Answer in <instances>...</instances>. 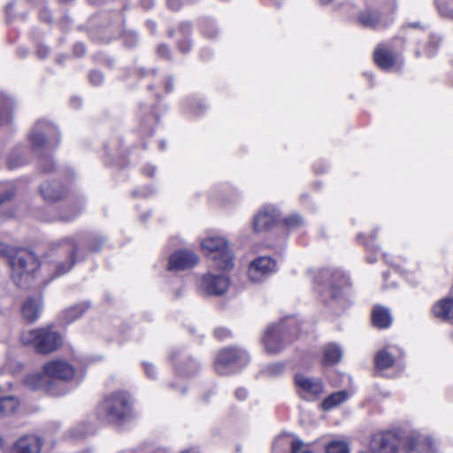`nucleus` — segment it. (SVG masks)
<instances>
[{
  "mask_svg": "<svg viewBox=\"0 0 453 453\" xmlns=\"http://www.w3.org/2000/svg\"><path fill=\"white\" fill-rule=\"evenodd\" d=\"M133 401L124 391L107 395L98 407V417L108 423L125 421L132 415Z\"/></svg>",
  "mask_w": 453,
  "mask_h": 453,
  "instance_id": "1",
  "label": "nucleus"
},
{
  "mask_svg": "<svg viewBox=\"0 0 453 453\" xmlns=\"http://www.w3.org/2000/svg\"><path fill=\"white\" fill-rule=\"evenodd\" d=\"M43 374L35 373L27 376L25 384L32 389L45 388L49 379L72 380L75 378L74 367L63 359H54L43 365Z\"/></svg>",
  "mask_w": 453,
  "mask_h": 453,
  "instance_id": "2",
  "label": "nucleus"
},
{
  "mask_svg": "<svg viewBox=\"0 0 453 453\" xmlns=\"http://www.w3.org/2000/svg\"><path fill=\"white\" fill-rule=\"evenodd\" d=\"M20 341L24 345H31L39 353H50L62 344L61 335L50 326L22 332Z\"/></svg>",
  "mask_w": 453,
  "mask_h": 453,
  "instance_id": "3",
  "label": "nucleus"
},
{
  "mask_svg": "<svg viewBox=\"0 0 453 453\" xmlns=\"http://www.w3.org/2000/svg\"><path fill=\"white\" fill-rule=\"evenodd\" d=\"M203 253L209 257L215 267L228 270L234 265V254L228 242L220 236H209L201 242Z\"/></svg>",
  "mask_w": 453,
  "mask_h": 453,
  "instance_id": "4",
  "label": "nucleus"
},
{
  "mask_svg": "<svg viewBox=\"0 0 453 453\" xmlns=\"http://www.w3.org/2000/svg\"><path fill=\"white\" fill-rule=\"evenodd\" d=\"M9 263L12 270V278L19 286L27 280L40 265L36 255L24 249L14 250L10 255Z\"/></svg>",
  "mask_w": 453,
  "mask_h": 453,
  "instance_id": "5",
  "label": "nucleus"
},
{
  "mask_svg": "<svg viewBox=\"0 0 453 453\" xmlns=\"http://www.w3.org/2000/svg\"><path fill=\"white\" fill-rule=\"evenodd\" d=\"M290 341L291 337L283 322L268 326L263 336L264 348L270 354L280 352Z\"/></svg>",
  "mask_w": 453,
  "mask_h": 453,
  "instance_id": "6",
  "label": "nucleus"
},
{
  "mask_svg": "<svg viewBox=\"0 0 453 453\" xmlns=\"http://www.w3.org/2000/svg\"><path fill=\"white\" fill-rule=\"evenodd\" d=\"M295 384L298 395L307 401L316 399L323 392V384L319 379L303 373L295 375Z\"/></svg>",
  "mask_w": 453,
  "mask_h": 453,
  "instance_id": "7",
  "label": "nucleus"
},
{
  "mask_svg": "<svg viewBox=\"0 0 453 453\" xmlns=\"http://www.w3.org/2000/svg\"><path fill=\"white\" fill-rule=\"evenodd\" d=\"M369 446L373 453H398L400 439L393 432H380L372 435Z\"/></svg>",
  "mask_w": 453,
  "mask_h": 453,
  "instance_id": "8",
  "label": "nucleus"
},
{
  "mask_svg": "<svg viewBox=\"0 0 453 453\" xmlns=\"http://www.w3.org/2000/svg\"><path fill=\"white\" fill-rule=\"evenodd\" d=\"M58 140V133L55 126L46 121H39L30 134V141L35 148H41L47 142Z\"/></svg>",
  "mask_w": 453,
  "mask_h": 453,
  "instance_id": "9",
  "label": "nucleus"
},
{
  "mask_svg": "<svg viewBox=\"0 0 453 453\" xmlns=\"http://www.w3.org/2000/svg\"><path fill=\"white\" fill-rule=\"evenodd\" d=\"M229 287V280L224 274L208 273L201 281V289L208 296H222Z\"/></svg>",
  "mask_w": 453,
  "mask_h": 453,
  "instance_id": "10",
  "label": "nucleus"
},
{
  "mask_svg": "<svg viewBox=\"0 0 453 453\" xmlns=\"http://www.w3.org/2000/svg\"><path fill=\"white\" fill-rule=\"evenodd\" d=\"M198 260V256L192 250H177L170 256L167 269L169 271L185 270L196 265Z\"/></svg>",
  "mask_w": 453,
  "mask_h": 453,
  "instance_id": "11",
  "label": "nucleus"
},
{
  "mask_svg": "<svg viewBox=\"0 0 453 453\" xmlns=\"http://www.w3.org/2000/svg\"><path fill=\"white\" fill-rule=\"evenodd\" d=\"M276 263L269 257H261L254 260L248 271V275L253 282L262 281L263 279L275 271Z\"/></svg>",
  "mask_w": 453,
  "mask_h": 453,
  "instance_id": "12",
  "label": "nucleus"
},
{
  "mask_svg": "<svg viewBox=\"0 0 453 453\" xmlns=\"http://www.w3.org/2000/svg\"><path fill=\"white\" fill-rule=\"evenodd\" d=\"M242 352L237 349L229 348L220 350L215 359V369L220 374H226L228 368L241 357Z\"/></svg>",
  "mask_w": 453,
  "mask_h": 453,
  "instance_id": "13",
  "label": "nucleus"
},
{
  "mask_svg": "<svg viewBox=\"0 0 453 453\" xmlns=\"http://www.w3.org/2000/svg\"><path fill=\"white\" fill-rule=\"evenodd\" d=\"M404 447L409 451H418V453H434L435 447L432 439L426 435H412L407 438Z\"/></svg>",
  "mask_w": 453,
  "mask_h": 453,
  "instance_id": "14",
  "label": "nucleus"
},
{
  "mask_svg": "<svg viewBox=\"0 0 453 453\" xmlns=\"http://www.w3.org/2000/svg\"><path fill=\"white\" fill-rule=\"evenodd\" d=\"M277 211L273 208H265L254 217L253 228L256 232L270 229L277 220Z\"/></svg>",
  "mask_w": 453,
  "mask_h": 453,
  "instance_id": "15",
  "label": "nucleus"
},
{
  "mask_svg": "<svg viewBox=\"0 0 453 453\" xmlns=\"http://www.w3.org/2000/svg\"><path fill=\"white\" fill-rule=\"evenodd\" d=\"M285 446H289L291 448V453H312L303 441L290 434H282L279 436L273 442V449L275 451Z\"/></svg>",
  "mask_w": 453,
  "mask_h": 453,
  "instance_id": "16",
  "label": "nucleus"
},
{
  "mask_svg": "<svg viewBox=\"0 0 453 453\" xmlns=\"http://www.w3.org/2000/svg\"><path fill=\"white\" fill-rule=\"evenodd\" d=\"M42 311V300L39 296L27 298L21 306L22 318L27 322L35 321Z\"/></svg>",
  "mask_w": 453,
  "mask_h": 453,
  "instance_id": "17",
  "label": "nucleus"
},
{
  "mask_svg": "<svg viewBox=\"0 0 453 453\" xmlns=\"http://www.w3.org/2000/svg\"><path fill=\"white\" fill-rule=\"evenodd\" d=\"M433 313L441 320L453 319V298L446 297L439 300L433 306Z\"/></svg>",
  "mask_w": 453,
  "mask_h": 453,
  "instance_id": "18",
  "label": "nucleus"
},
{
  "mask_svg": "<svg viewBox=\"0 0 453 453\" xmlns=\"http://www.w3.org/2000/svg\"><path fill=\"white\" fill-rule=\"evenodd\" d=\"M375 63L383 70H391L396 64L395 57L387 50L378 47L374 52Z\"/></svg>",
  "mask_w": 453,
  "mask_h": 453,
  "instance_id": "19",
  "label": "nucleus"
},
{
  "mask_svg": "<svg viewBox=\"0 0 453 453\" xmlns=\"http://www.w3.org/2000/svg\"><path fill=\"white\" fill-rule=\"evenodd\" d=\"M60 244L68 246L66 251L71 254V258L67 263H60L57 265L56 276H61L71 270L74 264L73 257L77 252L76 244L74 243L72 238L64 239L63 241H61Z\"/></svg>",
  "mask_w": 453,
  "mask_h": 453,
  "instance_id": "20",
  "label": "nucleus"
},
{
  "mask_svg": "<svg viewBox=\"0 0 453 453\" xmlns=\"http://www.w3.org/2000/svg\"><path fill=\"white\" fill-rule=\"evenodd\" d=\"M372 324L380 328L388 327L391 324V316L387 309L382 307L374 308L372 314Z\"/></svg>",
  "mask_w": 453,
  "mask_h": 453,
  "instance_id": "21",
  "label": "nucleus"
},
{
  "mask_svg": "<svg viewBox=\"0 0 453 453\" xmlns=\"http://www.w3.org/2000/svg\"><path fill=\"white\" fill-rule=\"evenodd\" d=\"M349 394L347 391H338L327 396L321 403V407L325 411L331 410L339 406L341 403L348 399Z\"/></svg>",
  "mask_w": 453,
  "mask_h": 453,
  "instance_id": "22",
  "label": "nucleus"
},
{
  "mask_svg": "<svg viewBox=\"0 0 453 453\" xmlns=\"http://www.w3.org/2000/svg\"><path fill=\"white\" fill-rule=\"evenodd\" d=\"M41 192L47 201H56L63 196V192L59 190V186L57 183H43L41 187Z\"/></svg>",
  "mask_w": 453,
  "mask_h": 453,
  "instance_id": "23",
  "label": "nucleus"
},
{
  "mask_svg": "<svg viewBox=\"0 0 453 453\" xmlns=\"http://www.w3.org/2000/svg\"><path fill=\"white\" fill-rule=\"evenodd\" d=\"M19 407V400L13 396L0 398V415L9 416L14 414Z\"/></svg>",
  "mask_w": 453,
  "mask_h": 453,
  "instance_id": "24",
  "label": "nucleus"
},
{
  "mask_svg": "<svg viewBox=\"0 0 453 453\" xmlns=\"http://www.w3.org/2000/svg\"><path fill=\"white\" fill-rule=\"evenodd\" d=\"M342 357V349L334 344H329L324 349V363L334 365L338 363Z\"/></svg>",
  "mask_w": 453,
  "mask_h": 453,
  "instance_id": "25",
  "label": "nucleus"
},
{
  "mask_svg": "<svg viewBox=\"0 0 453 453\" xmlns=\"http://www.w3.org/2000/svg\"><path fill=\"white\" fill-rule=\"evenodd\" d=\"M88 309V305L77 304L64 311V317L67 323H71L80 318Z\"/></svg>",
  "mask_w": 453,
  "mask_h": 453,
  "instance_id": "26",
  "label": "nucleus"
},
{
  "mask_svg": "<svg viewBox=\"0 0 453 453\" xmlns=\"http://www.w3.org/2000/svg\"><path fill=\"white\" fill-rule=\"evenodd\" d=\"M394 357L386 349L379 351L375 357L376 366L379 369H386L394 364Z\"/></svg>",
  "mask_w": 453,
  "mask_h": 453,
  "instance_id": "27",
  "label": "nucleus"
},
{
  "mask_svg": "<svg viewBox=\"0 0 453 453\" xmlns=\"http://www.w3.org/2000/svg\"><path fill=\"white\" fill-rule=\"evenodd\" d=\"M326 453H349V444L343 440H334L326 444Z\"/></svg>",
  "mask_w": 453,
  "mask_h": 453,
  "instance_id": "28",
  "label": "nucleus"
},
{
  "mask_svg": "<svg viewBox=\"0 0 453 453\" xmlns=\"http://www.w3.org/2000/svg\"><path fill=\"white\" fill-rule=\"evenodd\" d=\"M359 21L365 27H377L380 22V15L376 12H366L360 15Z\"/></svg>",
  "mask_w": 453,
  "mask_h": 453,
  "instance_id": "29",
  "label": "nucleus"
},
{
  "mask_svg": "<svg viewBox=\"0 0 453 453\" xmlns=\"http://www.w3.org/2000/svg\"><path fill=\"white\" fill-rule=\"evenodd\" d=\"M285 366L282 363H273L266 365L262 372L267 377H276L283 373Z\"/></svg>",
  "mask_w": 453,
  "mask_h": 453,
  "instance_id": "30",
  "label": "nucleus"
},
{
  "mask_svg": "<svg viewBox=\"0 0 453 453\" xmlns=\"http://www.w3.org/2000/svg\"><path fill=\"white\" fill-rule=\"evenodd\" d=\"M284 223L288 228H297L303 226V220L299 215H291L284 219Z\"/></svg>",
  "mask_w": 453,
  "mask_h": 453,
  "instance_id": "31",
  "label": "nucleus"
},
{
  "mask_svg": "<svg viewBox=\"0 0 453 453\" xmlns=\"http://www.w3.org/2000/svg\"><path fill=\"white\" fill-rule=\"evenodd\" d=\"M14 195V192L11 188H5L3 185H0V205L5 201L11 199Z\"/></svg>",
  "mask_w": 453,
  "mask_h": 453,
  "instance_id": "32",
  "label": "nucleus"
},
{
  "mask_svg": "<svg viewBox=\"0 0 453 453\" xmlns=\"http://www.w3.org/2000/svg\"><path fill=\"white\" fill-rule=\"evenodd\" d=\"M89 80L93 84L99 85L103 82L104 76H103L102 73H100L98 71H94V72L90 73Z\"/></svg>",
  "mask_w": 453,
  "mask_h": 453,
  "instance_id": "33",
  "label": "nucleus"
},
{
  "mask_svg": "<svg viewBox=\"0 0 453 453\" xmlns=\"http://www.w3.org/2000/svg\"><path fill=\"white\" fill-rule=\"evenodd\" d=\"M230 332L225 328H218L215 331V335L219 340H225L230 336Z\"/></svg>",
  "mask_w": 453,
  "mask_h": 453,
  "instance_id": "34",
  "label": "nucleus"
},
{
  "mask_svg": "<svg viewBox=\"0 0 453 453\" xmlns=\"http://www.w3.org/2000/svg\"><path fill=\"white\" fill-rule=\"evenodd\" d=\"M13 251L14 250L6 244L0 242V256H8L10 257V255H12Z\"/></svg>",
  "mask_w": 453,
  "mask_h": 453,
  "instance_id": "35",
  "label": "nucleus"
},
{
  "mask_svg": "<svg viewBox=\"0 0 453 453\" xmlns=\"http://www.w3.org/2000/svg\"><path fill=\"white\" fill-rule=\"evenodd\" d=\"M167 4L170 9L177 11L180 9L182 3L181 0H167Z\"/></svg>",
  "mask_w": 453,
  "mask_h": 453,
  "instance_id": "36",
  "label": "nucleus"
},
{
  "mask_svg": "<svg viewBox=\"0 0 453 453\" xmlns=\"http://www.w3.org/2000/svg\"><path fill=\"white\" fill-rule=\"evenodd\" d=\"M248 392L245 388H240L235 391V397L239 400H243L247 397Z\"/></svg>",
  "mask_w": 453,
  "mask_h": 453,
  "instance_id": "37",
  "label": "nucleus"
},
{
  "mask_svg": "<svg viewBox=\"0 0 453 453\" xmlns=\"http://www.w3.org/2000/svg\"><path fill=\"white\" fill-rule=\"evenodd\" d=\"M144 370L147 373V375L150 378H154L155 369L151 364L145 363L144 365Z\"/></svg>",
  "mask_w": 453,
  "mask_h": 453,
  "instance_id": "38",
  "label": "nucleus"
},
{
  "mask_svg": "<svg viewBox=\"0 0 453 453\" xmlns=\"http://www.w3.org/2000/svg\"><path fill=\"white\" fill-rule=\"evenodd\" d=\"M78 212H79V210H76L75 211H73L70 215H63V214H61L60 215V219L63 220V221H70V220H72L73 219H74L77 216Z\"/></svg>",
  "mask_w": 453,
  "mask_h": 453,
  "instance_id": "39",
  "label": "nucleus"
},
{
  "mask_svg": "<svg viewBox=\"0 0 453 453\" xmlns=\"http://www.w3.org/2000/svg\"><path fill=\"white\" fill-rule=\"evenodd\" d=\"M157 53L162 57H166L168 54V48L165 45H160L157 48Z\"/></svg>",
  "mask_w": 453,
  "mask_h": 453,
  "instance_id": "40",
  "label": "nucleus"
},
{
  "mask_svg": "<svg viewBox=\"0 0 453 453\" xmlns=\"http://www.w3.org/2000/svg\"><path fill=\"white\" fill-rule=\"evenodd\" d=\"M21 164H22L21 160H19V162H12V157H10L8 159V165H9V167H11V168L17 167V166L20 165Z\"/></svg>",
  "mask_w": 453,
  "mask_h": 453,
  "instance_id": "41",
  "label": "nucleus"
},
{
  "mask_svg": "<svg viewBox=\"0 0 453 453\" xmlns=\"http://www.w3.org/2000/svg\"><path fill=\"white\" fill-rule=\"evenodd\" d=\"M185 47L182 46V43H180L179 47L181 51L185 52V51H188L189 49H190V44L188 42H185Z\"/></svg>",
  "mask_w": 453,
  "mask_h": 453,
  "instance_id": "42",
  "label": "nucleus"
},
{
  "mask_svg": "<svg viewBox=\"0 0 453 453\" xmlns=\"http://www.w3.org/2000/svg\"><path fill=\"white\" fill-rule=\"evenodd\" d=\"M323 5L330 4L333 0H319Z\"/></svg>",
  "mask_w": 453,
  "mask_h": 453,
  "instance_id": "43",
  "label": "nucleus"
},
{
  "mask_svg": "<svg viewBox=\"0 0 453 453\" xmlns=\"http://www.w3.org/2000/svg\"><path fill=\"white\" fill-rule=\"evenodd\" d=\"M180 453H197V452L195 451L194 449H188V450L182 451Z\"/></svg>",
  "mask_w": 453,
  "mask_h": 453,
  "instance_id": "44",
  "label": "nucleus"
},
{
  "mask_svg": "<svg viewBox=\"0 0 453 453\" xmlns=\"http://www.w3.org/2000/svg\"><path fill=\"white\" fill-rule=\"evenodd\" d=\"M330 291L332 292V296L333 297H336L337 296V294L335 293V291L334 289H331Z\"/></svg>",
  "mask_w": 453,
  "mask_h": 453,
  "instance_id": "45",
  "label": "nucleus"
},
{
  "mask_svg": "<svg viewBox=\"0 0 453 453\" xmlns=\"http://www.w3.org/2000/svg\"><path fill=\"white\" fill-rule=\"evenodd\" d=\"M77 47H79L81 49V51L83 52L84 51V47L83 45H77Z\"/></svg>",
  "mask_w": 453,
  "mask_h": 453,
  "instance_id": "46",
  "label": "nucleus"
},
{
  "mask_svg": "<svg viewBox=\"0 0 453 453\" xmlns=\"http://www.w3.org/2000/svg\"><path fill=\"white\" fill-rule=\"evenodd\" d=\"M154 171H155V170L153 169V171H152L150 174V175H153V174H154Z\"/></svg>",
  "mask_w": 453,
  "mask_h": 453,
  "instance_id": "47",
  "label": "nucleus"
},
{
  "mask_svg": "<svg viewBox=\"0 0 453 453\" xmlns=\"http://www.w3.org/2000/svg\"><path fill=\"white\" fill-rule=\"evenodd\" d=\"M2 121H4V120H3V119H2V118L0 117V123H1Z\"/></svg>",
  "mask_w": 453,
  "mask_h": 453,
  "instance_id": "48",
  "label": "nucleus"
},
{
  "mask_svg": "<svg viewBox=\"0 0 453 453\" xmlns=\"http://www.w3.org/2000/svg\"><path fill=\"white\" fill-rule=\"evenodd\" d=\"M452 17H453V12H452Z\"/></svg>",
  "mask_w": 453,
  "mask_h": 453,
  "instance_id": "49",
  "label": "nucleus"
}]
</instances>
